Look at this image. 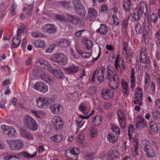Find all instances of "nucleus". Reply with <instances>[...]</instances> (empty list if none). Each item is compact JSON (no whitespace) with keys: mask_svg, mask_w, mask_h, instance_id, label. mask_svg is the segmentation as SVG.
<instances>
[{"mask_svg":"<svg viewBox=\"0 0 160 160\" xmlns=\"http://www.w3.org/2000/svg\"><path fill=\"white\" fill-rule=\"evenodd\" d=\"M54 99L47 97H40L36 100V106L40 109H44L49 107L52 104Z\"/></svg>","mask_w":160,"mask_h":160,"instance_id":"obj_1","label":"nucleus"},{"mask_svg":"<svg viewBox=\"0 0 160 160\" xmlns=\"http://www.w3.org/2000/svg\"><path fill=\"white\" fill-rule=\"evenodd\" d=\"M141 146L148 157L153 158L155 156V151L148 141L143 140L141 142Z\"/></svg>","mask_w":160,"mask_h":160,"instance_id":"obj_2","label":"nucleus"},{"mask_svg":"<svg viewBox=\"0 0 160 160\" xmlns=\"http://www.w3.org/2000/svg\"><path fill=\"white\" fill-rule=\"evenodd\" d=\"M24 123L25 126L30 130L34 131L38 129L37 123L32 117L29 115L25 116Z\"/></svg>","mask_w":160,"mask_h":160,"instance_id":"obj_3","label":"nucleus"},{"mask_svg":"<svg viewBox=\"0 0 160 160\" xmlns=\"http://www.w3.org/2000/svg\"><path fill=\"white\" fill-rule=\"evenodd\" d=\"M72 3L76 12L82 17H85L86 11L85 10V7L81 3V1L72 0Z\"/></svg>","mask_w":160,"mask_h":160,"instance_id":"obj_4","label":"nucleus"},{"mask_svg":"<svg viewBox=\"0 0 160 160\" xmlns=\"http://www.w3.org/2000/svg\"><path fill=\"white\" fill-rule=\"evenodd\" d=\"M79 148H70L65 152V155L67 158L73 160H78V156L79 154Z\"/></svg>","mask_w":160,"mask_h":160,"instance_id":"obj_5","label":"nucleus"},{"mask_svg":"<svg viewBox=\"0 0 160 160\" xmlns=\"http://www.w3.org/2000/svg\"><path fill=\"white\" fill-rule=\"evenodd\" d=\"M52 122L53 123V128L55 131H58L62 128L64 123L62 119L60 117H54L52 118Z\"/></svg>","mask_w":160,"mask_h":160,"instance_id":"obj_6","label":"nucleus"},{"mask_svg":"<svg viewBox=\"0 0 160 160\" xmlns=\"http://www.w3.org/2000/svg\"><path fill=\"white\" fill-rule=\"evenodd\" d=\"M143 97L142 89L138 87L137 88L135 92L134 98L135 100L133 101L134 103L136 104H138L140 106H141L142 103Z\"/></svg>","mask_w":160,"mask_h":160,"instance_id":"obj_7","label":"nucleus"},{"mask_svg":"<svg viewBox=\"0 0 160 160\" xmlns=\"http://www.w3.org/2000/svg\"><path fill=\"white\" fill-rule=\"evenodd\" d=\"M52 59L53 62L62 65H66L68 62L66 57L62 53H58L54 55Z\"/></svg>","mask_w":160,"mask_h":160,"instance_id":"obj_8","label":"nucleus"},{"mask_svg":"<svg viewBox=\"0 0 160 160\" xmlns=\"http://www.w3.org/2000/svg\"><path fill=\"white\" fill-rule=\"evenodd\" d=\"M147 3L144 1H141L139 3L138 10L140 12L141 14L144 19L147 16L149 17L148 8L147 6Z\"/></svg>","mask_w":160,"mask_h":160,"instance_id":"obj_9","label":"nucleus"},{"mask_svg":"<svg viewBox=\"0 0 160 160\" xmlns=\"http://www.w3.org/2000/svg\"><path fill=\"white\" fill-rule=\"evenodd\" d=\"M42 31L48 33L54 34L57 31L56 27L52 24L48 23L42 27Z\"/></svg>","mask_w":160,"mask_h":160,"instance_id":"obj_10","label":"nucleus"},{"mask_svg":"<svg viewBox=\"0 0 160 160\" xmlns=\"http://www.w3.org/2000/svg\"><path fill=\"white\" fill-rule=\"evenodd\" d=\"M114 92L108 88L103 89L101 92V96L104 100H109L113 96Z\"/></svg>","mask_w":160,"mask_h":160,"instance_id":"obj_11","label":"nucleus"},{"mask_svg":"<svg viewBox=\"0 0 160 160\" xmlns=\"http://www.w3.org/2000/svg\"><path fill=\"white\" fill-rule=\"evenodd\" d=\"M136 126L137 129H142L146 126L147 124L145 119L141 116H138L136 118Z\"/></svg>","mask_w":160,"mask_h":160,"instance_id":"obj_12","label":"nucleus"},{"mask_svg":"<svg viewBox=\"0 0 160 160\" xmlns=\"http://www.w3.org/2000/svg\"><path fill=\"white\" fill-rule=\"evenodd\" d=\"M33 87L36 90L43 92H47L48 90L47 85L42 82H37L34 85Z\"/></svg>","mask_w":160,"mask_h":160,"instance_id":"obj_13","label":"nucleus"},{"mask_svg":"<svg viewBox=\"0 0 160 160\" xmlns=\"http://www.w3.org/2000/svg\"><path fill=\"white\" fill-rule=\"evenodd\" d=\"M98 16L97 11L94 8H89L88 9L87 20L90 21H95Z\"/></svg>","mask_w":160,"mask_h":160,"instance_id":"obj_14","label":"nucleus"},{"mask_svg":"<svg viewBox=\"0 0 160 160\" xmlns=\"http://www.w3.org/2000/svg\"><path fill=\"white\" fill-rule=\"evenodd\" d=\"M54 102H53L52 104H51L52 105H50L49 107L51 111L56 114L61 113L63 110L62 106L58 104H54Z\"/></svg>","mask_w":160,"mask_h":160,"instance_id":"obj_15","label":"nucleus"},{"mask_svg":"<svg viewBox=\"0 0 160 160\" xmlns=\"http://www.w3.org/2000/svg\"><path fill=\"white\" fill-rule=\"evenodd\" d=\"M8 142L10 145H13V147L14 148L13 149L15 150L21 149L23 146V142L20 140H18L16 142L14 140H10Z\"/></svg>","mask_w":160,"mask_h":160,"instance_id":"obj_16","label":"nucleus"},{"mask_svg":"<svg viewBox=\"0 0 160 160\" xmlns=\"http://www.w3.org/2000/svg\"><path fill=\"white\" fill-rule=\"evenodd\" d=\"M68 20L71 23L76 25L79 23H82L83 24L84 20L83 19L71 15L68 16Z\"/></svg>","mask_w":160,"mask_h":160,"instance_id":"obj_17","label":"nucleus"},{"mask_svg":"<svg viewBox=\"0 0 160 160\" xmlns=\"http://www.w3.org/2000/svg\"><path fill=\"white\" fill-rule=\"evenodd\" d=\"M108 31V28L105 24H100V27L96 32L102 35H105L107 34Z\"/></svg>","mask_w":160,"mask_h":160,"instance_id":"obj_18","label":"nucleus"},{"mask_svg":"<svg viewBox=\"0 0 160 160\" xmlns=\"http://www.w3.org/2000/svg\"><path fill=\"white\" fill-rule=\"evenodd\" d=\"M20 133L21 136L24 138L30 140H33L34 139L32 135L26 130L21 129Z\"/></svg>","mask_w":160,"mask_h":160,"instance_id":"obj_19","label":"nucleus"},{"mask_svg":"<svg viewBox=\"0 0 160 160\" xmlns=\"http://www.w3.org/2000/svg\"><path fill=\"white\" fill-rule=\"evenodd\" d=\"M91 115V114H89V115L87 116H84L82 115L76 118L75 121L76 124H77L78 127L77 129L78 130L79 128H81L82 125L83 124L84 122H83L82 124L80 125L81 122L83 120V119H87Z\"/></svg>","mask_w":160,"mask_h":160,"instance_id":"obj_20","label":"nucleus"},{"mask_svg":"<svg viewBox=\"0 0 160 160\" xmlns=\"http://www.w3.org/2000/svg\"><path fill=\"white\" fill-rule=\"evenodd\" d=\"M118 138L117 134H114L112 132L108 133V134L107 140L111 143H114L116 142Z\"/></svg>","mask_w":160,"mask_h":160,"instance_id":"obj_21","label":"nucleus"},{"mask_svg":"<svg viewBox=\"0 0 160 160\" xmlns=\"http://www.w3.org/2000/svg\"><path fill=\"white\" fill-rule=\"evenodd\" d=\"M105 68L104 67H102L98 71L97 74V79L99 82H102L104 79V72Z\"/></svg>","mask_w":160,"mask_h":160,"instance_id":"obj_22","label":"nucleus"},{"mask_svg":"<svg viewBox=\"0 0 160 160\" xmlns=\"http://www.w3.org/2000/svg\"><path fill=\"white\" fill-rule=\"evenodd\" d=\"M37 152H35L33 154H30L27 152L22 151L18 154V156L27 158H32L37 155Z\"/></svg>","mask_w":160,"mask_h":160,"instance_id":"obj_23","label":"nucleus"},{"mask_svg":"<svg viewBox=\"0 0 160 160\" xmlns=\"http://www.w3.org/2000/svg\"><path fill=\"white\" fill-rule=\"evenodd\" d=\"M82 42L84 44V47L87 50H91L92 47V41L90 39L84 38L83 39Z\"/></svg>","mask_w":160,"mask_h":160,"instance_id":"obj_24","label":"nucleus"},{"mask_svg":"<svg viewBox=\"0 0 160 160\" xmlns=\"http://www.w3.org/2000/svg\"><path fill=\"white\" fill-rule=\"evenodd\" d=\"M131 0H124L123 6L125 11L127 12L130 11L131 7Z\"/></svg>","mask_w":160,"mask_h":160,"instance_id":"obj_25","label":"nucleus"},{"mask_svg":"<svg viewBox=\"0 0 160 160\" xmlns=\"http://www.w3.org/2000/svg\"><path fill=\"white\" fill-rule=\"evenodd\" d=\"M102 118L100 115H96L93 117V122L95 126L100 125L102 122Z\"/></svg>","mask_w":160,"mask_h":160,"instance_id":"obj_26","label":"nucleus"},{"mask_svg":"<svg viewBox=\"0 0 160 160\" xmlns=\"http://www.w3.org/2000/svg\"><path fill=\"white\" fill-rule=\"evenodd\" d=\"M53 74L55 77L58 79H62L64 76V73L60 69H55Z\"/></svg>","mask_w":160,"mask_h":160,"instance_id":"obj_27","label":"nucleus"},{"mask_svg":"<svg viewBox=\"0 0 160 160\" xmlns=\"http://www.w3.org/2000/svg\"><path fill=\"white\" fill-rule=\"evenodd\" d=\"M69 45V41L65 39H62L60 40L56 44L57 46L62 47H67Z\"/></svg>","mask_w":160,"mask_h":160,"instance_id":"obj_28","label":"nucleus"},{"mask_svg":"<svg viewBox=\"0 0 160 160\" xmlns=\"http://www.w3.org/2000/svg\"><path fill=\"white\" fill-rule=\"evenodd\" d=\"M79 68L78 66L73 65L68 68L67 71L69 73H74L78 72Z\"/></svg>","mask_w":160,"mask_h":160,"instance_id":"obj_29","label":"nucleus"},{"mask_svg":"<svg viewBox=\"0 0 160 160\" xmlns=\"http://www.w3.org/2000/svg\"><path fill=\"white\" fill-rule=\"evenodd\" d=\"M149 126L152 134H156L157 133L158 129L154 121H151L149 123Z\"/></svg>","mask_w":160,"mask_h":160,"instance_id":"obj_30","label":"nucleus"},{"mask_svg":"<svg viewBox=\"0 0 160 160\" xmlns=\"http://www.w3.org/2000/svg\"><path fill=\"white\" fill-rule=\"evenodd\" d=\"M33 44L37 48H43L46 45V43L44 41L38 40L34 41L33 42Z\"/></svg>","mask_w":160,"mask_h":160,"instance_id":"obj_31","label":"nucleus"},{"mask_svg":"<svg viewBox=\"0 0 160 160\" xmlns=\"http://www.w3.org/2000/svg\"><path fill=\"white\" fill-rule=\"evenodd\" d=\"M63 138V136L62 134H59L54 135L51 138L53 141L59 142L62 140Z\"/></svg>","mask_w":160,"mask_h":160,"instance_id":"obj_32","label":"nucleus"},{"mask_svg":"<svg viewBox=\"0 0 160 160\" xmlns=\"http://www.w3.org/2000/svg\"><path fill=\"white\" fill-rule=\"evenodd\" d=\"M79 110L83 113H85L89 110L88 109V106L87 104L82 103H81L78 108Z\"/></svg>","mask_w":160,"mask_h":160,"instance_id":"obj_33","label":"nucleus"},{"mask_svg":"<svg viewBox=\"0 0 160 160\" xmlns=\"http://www.w3.org/2000/svg\"><path fill=\"white\" fill-rule=\"evenodd\" d=\"M12 127L5 125H2L1 126V129L2 133L8 136L10 130L11 128Z\"/></svg>","mask_w":160,"mask_h":160,"instance_id":"obj_34","label":"nucleus"},{"mask_svg":"<svg viewBox=\"0 0 160 160\" xmlns=\"http://www.w3.org/2000/svg\"><path fill=\"white\" fill-rule=\"evenodd\" d=\"M145 84L144 86V88L146 89L149 86L150 80L149 74L147 72H146L145 74Z\"/></svg>","mask_w":160,"mask_h":160,"instance_id":"obj_35","label":"nucleus"},{"mask_svg":"<svg viewBox=\"0 0 160 160\" xmlns=\"http://www.w3.org/2000/svg\"><path fill=\"white\" fill-rule=\"evenodd\" d=\"M11 128L7 136L10 138H15L17 136V133L12 127Z\"/></svg>","mask_w":160,"mask_h":160,"instance_id":"obj_36","label":"nucleus"},{"mask_svg":"<svg viewBox=\"0 0 160 160\" xmlns=\"http://www.w3.org/2000/svg\"><path fill=\"white\" fill-rule=\"evenodd\" d=\"M140 63H142L143 64H149L150 61L149 60H147V54H140Z\"/></svg>","mask_w":160,"mask_h":160,"instance_id":"obj_37","label":"nucleus"},{"mask_svg":"<svg viewBox=\"0 0 160 160\" xmlns=\"http://www.w3.org/2000/svg\"><path fill=\"white\" fill-rule=\"evenodd\" d=\"M76 48L77 51L78 53L80 54L84 58H88L90 57L91 55L90 53L85 52L82 53V50L79 48V47H78L77 46Z\"/></svg>","mask_w":160,"mask_h":160,"instance_id":"obj_38","label":"nucleus"},{"mask_svg":"<svg viewBox=\"0 0 160 160\" xmlns=\"http://www.w3.org/2000/svg\"><path fill=\"white\" fill-rule=\"evenodd\" d=\"M94 153L92 152H85V158L87 160H92L94 158Z\"/></svg>","mask_w":160,"mask_h":160,"instance_id":"obj_39","label":"nucleus"},{"mask_svg":"<svg viewBox=\"0 0 160 160\" xmlns=\"http://www.w3.org/2000/svg\"><path fill=\"white\" fill-rule=\"evenodd\" d=\"M12 41L13 43L12 45V48H15L19 46L21 40L19 38H13Z\"/></svg>","mask_w":160,"mask_h":160,"instance_id":"obj_40","label":"nucleus"},{"mask_svg":"<svg viewBox=\"0 0 160 160\" xmlns=\"http://www.w3.org/2000/svg\"><path fill=\"white\" fill-rule=\"evenodd\" d=\"M87 92L89 95H94L96 92V88L95 86H92L89 88Z\"/></svg>","mask_w":160,"mask_h":160,"instance_id":"obj_41","label":"nucleus"},{"mask_svg":"<svg viewBox=\"0 0 160 160\" xmlns=\"http://www.w3.org/2000/svg\"><path fill=\"white\" fill-rule=\"evenodd\" d=\"M117 114L118 119L126 118L125 115L122 109H120L117 111Z\"/></svg>","mask_w":160,"mask_h":160,"instance_id":"obj_42","label":"nucleus"},{"mask_svg":"<svg viewBox=\"0 0 160 160\" xmlns=\"http://www.w3.org/2000/svg\"><path fill=\"white\" fill-rule=\"evenodd\" d=\"M25 28L24 24L22 23L20 26L18 27L17 31V36L19 37V35L23 32Z\"/></svg>","mask_w":160,"mask_h":160,"instance_id":"obj_43","label":"nucleus"},{"mask_svg":"<svg viewBox=\"0 0 160 160\" xmlns=\"http://www.w3.org/2000/svg\"><path fill=\"white\" fill-rule=\"evenodd\" d=\"M118 85L119 83H116L114 81H111L109 83V86L110 88L115 90L118 89Z\"/></svg>","mask_w":160,"mask_h":160,"instance_id":"obj_44","label":"nucleus"},{"mask_svg":"<svg viewBox=\"0 0 160 160\" xmlns=\"http://www.w3.org/2000/svg\"><path fill=\"white\" fill-rule=\"evenodd\" d=\"M41 72V70H39V69L38 68H34L32 71V74L38 78H39V76Z\"/></svg>","mask_w":160,"mask_h":160,"instance_id":"obj_45","label":"nucleus"},{"mask_svg":"<svg viewBox=\"0 0 160 160\" xmlns=\"http://www.w3.org/2000/svg\"><path fill=\"white\" fill-rule=\"evenodd\" d=\"M5 160H9V159H12V160H15L14 159L16 158L20 160V158L15 156L13 154H8L3 157Z\"/></svg>","mask_w":160,"mask_h":160,"instance_id":"obj_46","label":"nucleus"},{"mask_svg":"<svg viewBox=\"0 0 160 160\" xmlns=\"http://www.w3.org/2000/svg\"><path fill=\"white\" fill-rule=\"evenodd\" d=\"M99 10L102 12L107 13L108 12V7L106 4L102 5L100 8Z\"/></svg>","mask_w":160,"mask_h":160,"instance_id":"obj_47","label":"nucleus"},{"mask_svg":"<svg viewBox=\"0 0 160 160\" xmlns=\"http://www.w3.org/2000/svg\"><path fill=\"white\" fill-rule=\"evenodd\" d=\"M140 12L139 10H137L134 12L133 17L135 21H137L140 20Z\"/></svg>","mask_w":160,"mask_h":160,"instance_id":"obj_48","label":"nucleus"},{"mask_svg":"<svg viewBox=\"0 0 160 160\" xmlns=\"http://www.w3.org/2000/svg\"><path fill=\"white\" fill-rule=\"evenodd\" d=\"M120 127L122 129H124L126 127V118L118 119Z\"/></svg>","mask_w":160,"mask_h":160,"instance_id":"obj_49","label":"nucleus"},{"mask_svg":"<svg viewBox=\"0 0 160 160\" xmlns=\"http://www.w3.org/2000/svg\"><path fill=\"white\" fill-rule=\"evenodd\" d=\"M56 44H52L50 45L48 48L45 51V52L47 53H50L52 52L56 48Z\"/></svg>","mask_w":160,"mask_h":160,"instance_id":"obj_50","label":"nucleus"},{"mask_svg":"<svg viewBox=\"0 0 160 160\" xmlns=\"http://www.w3.org/2000/svg\"><path fill=\"white\" fill-rule=\"evenodd\" d=\"M135 29L137 34H141L142 32V27L141 24L139 23L137 24L135 27Z\"/></svg>","mask_w":160,"mask_h":160,"instance_id":"obj_51","label":"nucleus"},{"mask_svg":"<svg viewBox=\"0 0 160 160\" xmlns=\"http://www.w3.org/2000/svg\"><path fill=\"white\" fill-rule=\"evenodd\" d=\"M118 155H116L115 153H110L107 157L108 160H114L118 158Z\"/></svg>","mask_w":160,"mask_h":160,"instance_id":"obj_52","label":"nucleus"},{"mask_svg":"<svg viewBox=\"0 0 160 160\" xmlns=\"http://www.w3.org/2000/svg\"><path fill=\"white\" fill-rule=\"evenodd\" d=\"M16 6L15 4H13L10 8L11 14L12 15H14L16 13Z\"/></svg>","mask_w":160,"mask_h":160,"instance_id":"obj_53","label":"nucleus"},{"mask_svg":"<svg viewBox=\"0 0 160 160\" xmlns=\"http://www.w3.org/2000/svg\"><path fill=\"white\" fill-rule=\"evenodd\" d=\"M54 17L57 20L64 22L66 21V18L62 15H56Z\"/></svg>","mask_w":160,"mask_h":160,"instance_id":"obj_54","label":"nucleus"},{"mask_svg":"<svg viewBox=\"0 0 160 160\" xmlns=\"http://www.w3.org/2000/svg\"><path fill=\"white\" fill-rule=\"evenodd\" d=\"M32 36L34 38H38L43 37V35L42 33L39 32H34L31 34Z\"/></svg>","mask_w":160,"mask_h":160,"instance_id":"obj_55","label":"nucleus"},{"mask_svg":"<svg viewBox=\"0 0 160 160\" xmlns=\"http://www.w3.org/2000/svg\"><path fill=\"white\" fill-rule=\"evenodd\" d=\"M151 18L152 22L154 23H157L158 19L157 15L154 13H152V14L151 16Z\"/></svg>","mask_w":160,"mask_h":160,"instance_id":"obj_56","label":"nucleus"},{"mask_svg":"<svg viewBox=\"0 0 160 160\" xmlns=\"http://www.w3.org/2000/svg\"><path fill=\"white\" fill-rule=\"evenodd\" d=\"M33 4L28 5V8L26 12V14L28 16H31L32 13Z\"/></svg>","mask_w":160,"mask_h":160,"instance_id":"obj_57","label":"nucleus"},{"mask_svg":"<svg viewBox=\"0 0 160 160\" xmlns=\"http://www.w3.org/2000/svg\"><path fill=\"white\" fill-rule=\"evenodd\" d=\"M122 91L124 93H127L128 91V84L126 82L122 83Z\"/></svg>","mask_w":160,"mask_h":160,"instance_id":"obj_58","label":"nucleus"},{"mask_svg":"<svg viewBox=\"0 0 160 160\" xmlns=\"http://www.w3.org/2000/svg\"><path fill=\"white\" fill-rule=\"evenodd\" d=\"M44 81L51 85H52L53 83V81L52 79V77L49 75H48V76H47V78H46L45 80Z\"/></svg>","mask_w":160,"mask_h":160,"instance_id":"obj_59","label":"nucleus"},{"mask_svg":"<svg viewBox=\"0 0 160 160\" xmlns=\"http://www.w3.org/2000/svg\"><path fill=\"white\" fill-rule=\"evenodd\" d=\"M112 131L116 133L117 135H119L120 134V129L117 126H114L112 128Z\"/></svg>","mask_w":160,"mask_h":160,"instance_id":"obj_60","label":"nucleus"},{"mask_svg":"<svg viewBox=\"0 0 160 160\" xmlns=\"http://www.w3.org/2000/svg\"><path fill=\"white\" fill-rule=\"evenodd\" d=\"M78 141L79 143L82 144L83 143V140H84V136L82 133H81L78 136Z\"/></svg>","mask_w":160,"mask_h":160,"instance_id":"obj_61","label":"nucleus"},{"mask_svg":"<svg viewBox=\"0 0 160 160\" xmlns=\"http://www.w3.org/2000/svg\"><path fill=\"white\" fill-rule=\"evenodd\" d=\"M37 62L40 64L41 65H46L47 64H48V62L42 59L39 58L37 60Z\"/></svg>","mask_w":160,"mask_h":160,"instance_id":"obj_62","label":"nucleus"},{"mask_svg":"<svg viewBox=\"0 0 160 160\" xmlns=\"http://www.w3.org/2000/svg\"><path fill=\"white\" fill-rule=\"evenodd\" d=\"M90 135L92 137H94L97 134V130L95 128H92L90 130Z\"/></svg>","mask_w":160,"mask_h":160,"instance_id":"obj_63","label":"nucleus"},{"mask_svg":"<svg viewBox=\"0 0 160 160\" xmlns=\"http://www.w3.org/2000/svg\"><path fill=\"white\" fill-rule=\"evenodd\" d=\"M129 19V18L124 19L122 22V27L123 28H126L128 27V21Z\"/></svg>","mask_w":160,"mask_h":160,"instance_id":"obj_64","label":"nucleus"}]
</instances>
